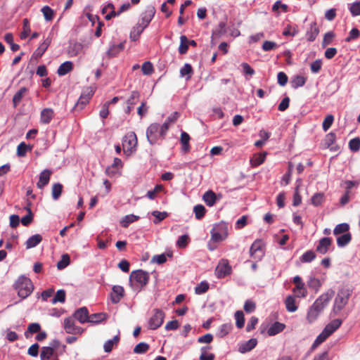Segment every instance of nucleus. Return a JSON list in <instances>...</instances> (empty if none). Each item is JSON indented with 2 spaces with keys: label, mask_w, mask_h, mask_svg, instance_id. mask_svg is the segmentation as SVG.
<instances>
[{
  "label": "nucleus",
  "mask_w": 360,
  "mask_h": 360,
  "mask_svg": "<svg viewBox=\"0 0 360 360\" xmlns=\"http://www.w3.org/2000/svg\"><path fill=\"white\" fill-rule=\"evenodd\" d=\"M231 271V266L226 261L220 262L215 270L216 275L218 278H224L230 274Z\"/></svg>",
  "instance_id": "nucleus-13"
},
{
  "label": "nucleus",
  "mask_w": 360,
  "mask_h": 360,
  "mask_svg": "<svg viewBox=\"0 0 360 360\" xmlns=\"http://www.w3.org/2000/svg\"><path fill=\"white\" fill-rule=\"evenodd\" d=\"M332 244V239L328 237H324L320 239L316 246V251L321 254L325 255L328 252Z\"/></svg>",
  "instance_id": "nucleus-14"
},
{
  "label": "nucleus",
  "mask_w": 360,
  "mask_h": 360,
  "mask_svg": "<svg viewBox=\"0 0 360 360\" xmlns=\"http://www.w3.org/2000/svg\"><path fill=\"white\" fill-rule=\"evenodd\" d=\"M193 212L197 219H201L205 214L206 209L202 205H197L193 207Z\"/></svg>",
  "instance_id": "nucleus-47"
},
{
  "label": "nucleus",
  "mask_w": 360,
  "mask_h": 360,
  "mask_svg": "<svg viewBox=\"0 0 360 360\" xmlns=\"http://www.w3.org/2000/svg\"><path fill=\"white\" fill-rule=\"evenodd\" d=\"M26 210L27 211V214L21 219L22 224L25 226L30 224L33 220V214L31 211V209L27 207Z\"/></svg>",
  "instance_id": "nucleus-54"
},
{
  "label": "nucleus",
  "mask_w": 360,
  "mask_h": 360,
  "mask_svg": "<svg viewBox=\"0 0 360 360\" xmlns=\"http://www.w3.org/2000/svg\"><path fill=\"white\" fill-rule=\"evenodd\" d=\"M324 194L323 193H315L311 197V203L314 206H319L322 204V202L324 201Z\"/></svg>",
  "instance_id": "nucleus-55"
},
{
  "label": "nucleus",
  "mask_w": 360,
  "mask_h": 360,
  "mask_svg": "<svg viewBox=\"0 0 360 360\" xmlns=\"http://www.w3.org/2000/svg\"><path fill=\"white\" fill-rule=\"evenodd\" d=\"M149 349V345L146 342H140L134 349L136 354H143L146 352Z\"/></svg>",
  "instance_id": "nucleus-62"
},
{
  "label": "nucleus",
  "mask_w": 360,
  "mask_h": 360,
  "mask_svg": "<svg viewBox=\"0 0 360 360\" xmlns=\"http://www.w3.org/2000/svg\"><path fill=\"white\" fill-rule=\"evenodd\" d=\"M140 98V93L137 91H133L129 97L127 99L126 104L127 108L125 112L129 114L134 109V105L138 103Z\"/></svg>",
  "instance_id": "nucleus-11"
},
{
  "label": "nucleus",
  "mask_w": 360,
  "mask_h": 360,
  "mask_svg": "<svg viewBox=\"0 0 360 360\" xmlns=\"http://www.w3.org/2000/svg\"><path fill=\"white\" fill-rule=\"evenodd\" d=\"M63 189V186L59 184H54L52 186V198L53 200H56L59 198L61 195Z\"/></svg>",
  "instance_id": "nucleus-51"
},
{
  "label": "nucleus",
  "mask_w": 360,
  "mask_h": 360,
  "mask_svg": "<svg viewBox=\"0 0 360 360\" xmlns=\"http://www.w3.org/2000/svg\"><path fill=\"white\" fill-rule=\"evenodd\" d=\"M149 274L143 270L133 271L129 276V283L135 290H141L149 281Z\"/></svg>",
  "instance_id": "nucleus-3"
},
{
  "label": "nucleus",
  "mask_w": 360,
  "mask_h": 360,
  "mask_svg": "<svg viewBox=\"0 0 360 360\" xmlns=\"http://www.w3.org/2000/svg\"><path fill=\"white\" fill-rule=\"evenodd\" d=\"M65 300V292L63 290H59L56 292L54 297L52 300V303L56 304V302H64Z\"/></svg>",
  "instance_id": "nucleus-63"
},
{
  "label": "nucleus",
  "mask_w": 360,
  "mask_h": 360,
  "mask_svg": "<svg viewBox=\"0 0 360 360\" xmlns=\"http://www.w3.org/2000/svg\"><path fill=\"white\" fill-rule=\"evenodd\" d=\"M250 257L257 260L262 259L264 256V252L262 249V243L260 240L255 241L250 248Z\"/></svg>",
  "instance_id": "nucleus-10"
},
{
  "label": "nucleus",
  "mask_w": 360,
  "mask_h": 360,
  "mask_svg": "<svg viewBox=\"0 0 360 360\" xmlns=\"http://www.w3.org/2000/svg\"><path fill=\"white\" fill-rule=\"evenodd\" d=\"M193 72L192 67L190 64L186 63L180 70V76L184 77L187 76L186 79H189L191 77V74Z\"/></svg>",
  "instance_id": "nucleus-46"
},
{
  "label": "nucleus",
  "mask_w": 360,
  "mask_h": 360,
  "mask_svg": "<svg viewBox=\"0 0 360 360\" xmlns=\"http://www.w3.org/2000/svg\"><path fill=\"white\" fill-rule=\"evenodd\" d=\"M52 172L50 169H44L40 174L39 176V181L37 183V186L39 189H43L46 186L50 180Z\"/></svg>",
  "instance_id": "nucleus-16"
},
{
  "label": "nucleus",
  "mask_w": 360,
  "mask_h": 360,
  "mask_svg": "<svg viewBox=\"0 0 360 360\" xmlns=\"http://www.w3.org/2000/svg\"><path fill=\"white\" fill-rule=\"evenodd\" d=\"M236 325L238 328H242L244 326L245 319L244 314L242 311H237L235 313Z\"/></svg>",
  "instance_id": "nucleus-53"
},
{
  "label": "nucleus",
  "mask_w": 360,
  "mask_h": 360,
  "mask_svg": "<svg viewBox=\"0 0 360 360\" xmlns=\"http://www.w3.org/2000/svg\"><path fill=\"white\" fill-rule=\"evenodd\" d=\"M108 315L105 313H96L89 315V323L92 324H98L106 320Z\"/></svg>",
  "instance_id": "nucleus-31"
},
{
  "label": "nucleus",
  "mask_w": 360,
  "mask_h": 360,
  "mask_svg": "<svg viewBox=\"0 0 360 360\" xmlns=\"http://www.w3.org/2000/svg\"><path fill=\"white\" fill-rule=\"evenodd\" d=\"M292 292L297 297H304L307 296V290L304 288V284H299L293 288Z\"/></svg>",
  "instance_id": "nucleus-45"
},
{
  "label": "nucleus",
  "mask_w": 360,
  "mask_h": 360,
  "mask_svg": "<svg viewBox=\"0 0 360 360\" xmlns=\"http://www.w3.org/2000/svg\"><path fill=\"white\" fill-rule=\"evenodd\" d=\"M188 39L185 35H181L180 37V45L179 47V52L181 54H185L188 49Z\"/></svg>",
  "instance_id": "nucleus-40"
},
{
  "label": "nucleus",
  "mask_w": 360,
  "mask_h": 360,
  "mask_svg": "<svg viewBox=\"0 0 360 360\" xmlns=\"http://www.w3.org/2000/svg\"><path fill=\"white\" fill-rule=\"evenodd\" d=\"M151 214L155 217V219L153 220V223L155 224H159L160 221L164 220L168 216L167 212H159L157 210L152 212Z\"/></svg>",
  "instance_id": "nucleus-48"
},
{
  "label": "nucleus",
  "mask_w": 360,
  "mask_h": 360,
  "mask_svg": "<svg viewBox=\"0 0 360 360\" xmlns=\"http://www.w3.org/2000/svg\"><path fill=\"white\" fill-rule=\"evenodd\" d=\"M51 42V39L47 37L42 43L39 44L38 48L35 50L34 54L36 57H41L47 50Z\"/></svg>",
  "instance_id": "nucleus-22"
},
{
  "label": "nucleus",
  "mask_w": 360,
  "mask_h": 360,
  "mask_svg": "<svg viewBox=\"0 0 360 360\" xmlns=\"http://www.w3.org/2000/svg\"><path fill=\"white\" fill-rule=\"evenodd\" d=\"M342 320L339 319H336L330 321L328 324L326 326L323 332L326 335V336L329 337L332 335L340 326L342 325Z\"/></svg>",
  "instance_id": "nucleus-19"
},
{
  "label": "nucleus",
  "mask_w": 360,
  "mask_h": 360,
  "mask_svg": "<svg viewBox=\"0 0 360 360\" xmlns=\"http://www.w3.org/2000/svg\"><path fill=\"white\" fill-rule=\"evenodd\" d=\"M124 48V43L121 42L119 44H114L110 47L106 54L108 57H115L117 56Z\"/></svg>",
  "instance_id": "nucleus-28"
},
{
  "label": "nucleus",
  "mask_w": 360,
  "mask_h": 360,
  "mask_svg": "<svg viewBox=\"0 0 360 360\" xmlns=\"http://www.w3.org/2000/svg\"><path fill=\"white\" fill-rule=\"evenodd\" d=\"M352 292L349 288L340 289L335 299L333 311L335 314H338L347 304Z\"/></svg>",
  "instance_id": "nucleus-4"
},
{
  "label": "nucleus",
  "mask_w": 360,
  "mask_h": 360,
  "mask_svg": "<svg viewBox=\"0 0 360 360\" xmlns=\"http://www.w3.org/2000/svg\"><path fill=\"white\" fill-rule=\"evenodd\" d=\"M231 329L232 326L231 324H223L219 327L217 335L220 338H224L231 332Z\"/></svg>",
  "instance_id": "nucleus-52"
},
{
  "label": "nucleus",
  "mask_w": 360,
  "mask_h": 360,
  "mask_svg": "<svg viewBox=\"0 0 360 360\" xmlns=\"http://www.w3.org/2000/svg\"><path fill=\"white\" fill-rule=\"evenodd\" d=\"M74 318L80 323H89V314L86 307H83L75 311Z\"/></svg>",
  "instance_id": "nucleus-15"
},
{
  "label": "nucleus",
  "mask_w": 360,
  "mask_h": 360,
  "mask_svg": "<svg viewBox=\"0 0 360 360\" xmlns=\"http://www.w3.org/2000/svg\"><path fill=\"white\" fill-rule=\"evenodd\" d=\"M348 8L352 16L360 15V1L348 4Z\"/></svg>",
  "instance_id": "nucleus-42"
},
{
  "label": "nucleus",
  "mask_w": 360,
  "mask_h": 360,
  "mask_svg": "<svg viewBox=\"0 0 360 360\" xmlns=\"http://www.w3.org/2000/svg\"><path fill=\"white\" fill-rule=\"evenodd\" d=\"M120 335L117 334L112 339L106 341L103 345V349L105 352H110L114 346H116L120 342Z\"/></svg>",
  "instance_id": "nucleus-33"
},
{
  "label": "nucleus",
  "mask_w": 360,
  "mask_h": 360,
  "mask_svg": "<svg viewBox=\"0 0 360 360\" xmlns=\"http://www.w3.org/2000/svg\"><path fill=\"white\" fill-rule=\"evenodd\" d=\"M146 137L150 145L158 143L160 136V124L157 123L151 124L146 130Z\"/></svg>",
  "instance_id": "nucleus-8"
},
{
  "label": "nucleus",
  "mask_w": 360,
  "mask_h": 360,
  "mask_svg": "<svg viewBox=\"0 0 360 360\" xmlns=\"http://www.w3.org/2000/svg\"><path fill=\"white\" fill-rule=\"evenodd\" d=\"M145 29L146 27H143V25L140 24V22H138L137 24L132 27L130 32V39L134 41H137Z\"/></svg>",
  "instance_id": "nucleus-21"
},
{
  "label": "nucleus",
  "mask_w": 360,
  "mask_h": 360,
  "mask_svg": "<svg viewBox=\"0 0 360 360\" xmlns=\"http://www.w3.org/2000/svg\"><path fill=\"white\" fill-rule=\"evenodd\" d=\"M70 264V257L68 254L63 255L61 259L57 263L59 270L65 269Z\"/></svg>",
  "instance_id": "nucleus-57"
},
{
  "label": "nucleus",
  "mask_w": 360,
  "mask_h": 360,
  "mask_svg": "<svg viewBox=\"0 0 360 360\" xmlns=\"http://www.w3.org/2000/svg\"><path fill=\"white\" fill-rule=\"evenodd\" d=\"M30 32V25L28 19H23L22 31L20 32V37L21 39H25L27 37Z\"/></svg>",
  "instance_id": "nucleus-43"
},
{
  "label": "nucleus",
  "mask_w": 360,
  "mask_h": 360,
  "mask_svg": "<svg viewBox=\"0 0 360 360\" xmlns=\"http://www.w3.org/2000/svg\"><path fill=\"white\" fill-rule=\"evenodd\" d=\"M285 326L280 322L274 323L268 329L267 333L270 336L276 335V334L282 332Z\"/></svg>",
  "instance_id": "nucleus-29"
},
{
  "label": "nucleus",
  "mask_w": 360,
  "mask_h": 360,
  "mask_svg": "<svg viewBox=\"0 0 360 360\" xmlns=\"http://www.w3.org/2000/svg\"><path fill=\"white\" fill-rule=\"evenodd\" d=\"M28 91L27 88L23 86L21 87L13 96V103L14 107H16L21 101L22 97Z\"/></svg>",
  "instance_id": "nucleus-35"
},
{
  "label": "nucleus",
  "mask_w": 360,
  "mask_h": 360,
  "mask_svg": "<svg viewBox=\"0 0 360 360\" xmlns=\"http://www.w3.org/2000/svg\"><path fill=\"white\" fill-rule=\"evenodd\" d=\"M155 13V8L152 6H148L144 12L141 13L139 22H140V24L142 25L143 27L146 28L153 20Z\"/></svg>",
  "instance_id": "nucleus-9"
},
{
  "label": "nucleus",
  "mask_w": 360,
  "mask_h": 360,
  "mask_svg": "<svg viewBox=\"0 0 360 360\" xmlns=\"http://www.w3.org/2000/svg\"><path fill=\"white\" fill-rule=\"evenodd\" d=\"M139 219V216L134 214H128L122 219L120 224L122 227L127 228L130 224L137 221Z\"/></svg>",
  "instance_id": "nucleus-39"
},
{
  "label": "nucleus",
  "mask_w": 360,
  "mask_h": 360,
  "mask_svg": "<svg viewBox=\"0 0 360 360\" xmlns=\"http://www.w3.org/2000/svg\"><path fill=\"white\" fill-rule=\"evenodd\" d=\"M349 149L353 152H357L360 149V139L356 137L352 139L349 142Z\"/></svg>",
  "instance_id": "nucleus-60"
},
{
  "label": "nucleus",
  "mask_w": 360,
  "mask_h": 360,
  "mask_svg": "<svg viewBox=\"0 0 360 360\" xmlns=\"http://www.w3.org/2000/svg\"><path fill=\"white\" fill-rule=\"evenodd\" d=\"M296 297L293 295H288L285 300V307L288 311L295 312L297 309Z\"/></svg>",
  "instance_id": "nucleus-23"
},
{
  "label": "nucleus",
  "mask_w": 360,
  "mask_h": 360,
  "mask_svg": "<svg viewBox=\"0 0 360 360\" xmlns=\"http://www.w3.org/2000/svg\"><path fill=\"white\" fill-rule=\"evenodd\" d=\"M228 32V30L226 28V24L225 22H220L216 28V30L213 32L212 35L215 36H223Z\"/></svg>",
  "instance_id": "nucleus-41"
},
{
  "label": "nucleus",
  "mask_w": 360,
  "mask_h": 360,
  "mask_svg": "<svg viewBox=\"0 0 360 360\" xmlns=\"http://www.w3.org/2000/svg\"><path fill=\"white\" fill-rule=\"evenodd\" d=\"M54 112L51 108H44L41 112V122L43 124H49L53 117Z\"/></svg>",
  "instance_id": "nucleus-24"
},
{
  "label": "nucleus",
  "mask_w": 360,
  "mask_h": 360,
  "mask_svg": "<svg viewBox=\"0 0 360 360\" xmlns=\"http://www.w3.org/2000/svg\"><path fill=\"white\" fill-rule=\"evenodd\" d=\"M349 226L348 224H347V223L340 224H338L335 227V229L333 230V233L335 235L346 233H348L347 231H349Z\"/></svg>",
  "instance_id": "nucleus-50"
},
{
  "label": "nucleus",
  "mask_w": 360,
  "mask_h": 360,
  "mask_svg": "<svg viewBox=\"0 0 360 360\" xmlns=\"http://www.w3.org/2000/svg\"><path fill=\"white\" fill-rule=\"evenodd\" d=\"M75 326V322L72 318L68 317L64 320V329L67 333L70 334L72 332H75L74 329Z\"/></svg>",
  "instance_id": "nucleus-44"
},
{
  "label": "nucleus",
  "mask_w": 360,
  "mask_h": 360,
  "mask_svg": "<svg viewBox=\"0 0 360 360\" xmlns=\"http://www.w3.org/2000/svg\"><path fill=\"white\" fill-rule=\"evenodd\" d=\"M124 288L120 285H114L110 293V298L113 303H118L124 296Z\"/></svg>",
  "instance_id": "nucleus-20"
},
{
  "label": "nucleus",
  "mask_w": 360,
  "mask_h": 360,
  "mask_svg": "<svg viewBox=\"0 0 360 360\" xmlns=\"http://www.w3.org/2000/svg\"><path fill=\"white\" fill-rule=\"evenodd\" d=\"M83 50V45L81 43L75 42L70 45L68 53L70 56H76Z\"/></svg>",
  "instance_id": "nucleus-34"
},
{
  "label": "nucleus",
  "mask_w": 360,
  "mask_h": 360,
  "mask_svg": "<svg viewBox=\"0 0 360 360\" xmlns=\"http://www.w3.org/2000/svg\"><path fill=\"white\" fill-rule=\"evenodd\" d=\"M298 33V28L297 25H288L283 30V34L285 37H294Z\"/></svg>",
  "instance_id": "nucleus-49"
},
{
  "label": "nucleus",
  "mask_w": 360,
  "mask_h": 360,
  "mask_svg": "<svg viewBox=\"0 0 360 360\" xmlns=\"http://www.w3.org/2000/svg\"><path fill=\"white\" fill-rule=\"evenodd\" d=\"M202 199L207 206L212 207L217 201V196L212 191L210 190L203 194Z\"/></svg>",
  "instance_id": "nucleus-26"
},
{
  "label": "nucleus",
  "mask_w": 360,
  "mask_h": 360,
  "mask_svg": "<svg viewBox=\"0 0 360 360\" xmlns=\"http://www.w3.org/2000/svg\"><path fill=\"white\" fill-rule=\"evenodd\" d=\"M137 143L136 135L134 132L131 131L127 134L122 141L124 153L127 155H131L136 150Z\"/></svg>",
  "instance_id": "nucleus-5"
},
{
  "label": "nucleus",
  "mask_w": 360,
  "mask_h": 360,
  "mask_svg": "<svg viewBox=\"0 0 360 360\" xmlns=\"http://www.w3.org/2000/svg\"><path fill=\"white\" fill-rule=\"evenodd\" d=\"M328 337L322 331L316 338L311 345V349H315L319 345L323 342Z\"/></svg>",
  "instance_id": "nucleus-56"
},
{
  "label": "nucleus",
  "mask_w": 360,
  "mask_h": 360,
  "mask_svg": "<svg viewBox=\"0 0 360 360\" xmlns=\"http://www.w3.org/2000/svg\"><path fill=\"white\" fill-rule=\"evenodd\" d=\"M334 121V117L332 115H327L322 124V127L324 131H327L331 127Z\"/></svg>",
  "instance_id": "nucleus-64"
},
{
  "label": "nucleus",
  "mask_w": 360,
  "mask_h": 360,
  "mask_svg": "<svg viewBox=\"0 0 360 360\" xmlns=\"http://www.w3.org/2000/svg\"><path fill=\"white\" fill-rule=\"evenodd\" d=\"M332 298V293H324L321 295L314 304L309 307L307 319L309 323H313L316 320L321 312L328 305L329 301Z\"/></svg>",
  "instance_id": "nucleus-1"
},
{
  "label": "nucleus",
  "mask_w": 360,
  "mask_h": 360,
  "mask_svg": "<svg viewBox=\"0 0 360 360\" xmlns=\"http://www.w3.org/2000/svg\"><path fill=\"white\" fill-rule=\"evenodd\" d=\"M190 136L188 133L182 131L181 134V143L182 145V150L187 153L190 150Z\"/></svg>",
  "instance_id": "nucleus-37"
},
{
  "label": "nucleus",
  "mask_w": 360,
  "mask_h": 360,
  "mask_svg": "<svg viewBox=\"0 0 360 360\" xmlns=\"http://www.w3.org/2000/svg\"><path fill=\"white\" fill-rule=\"evenodd\" d=\"M257 345L256 338H251L248 341L240 343L238 345V352L245 354L253 349Z\"/></svg>",
  "instance_id": "nucleus-17"
},
{
  "label": "nucleus",
  "mask_w": 360,
  "mask_h": 360,
  "mask_svg": "<svg viewBox=\"0 0 360 360\" xmlns=\"http://www.w3.org/2000/svg\"><path fill=\"white\" fill-rule=\"evenodd\" d=\"M319 30L318 27L316 26V22H313L311 24L309 30H307L306 33V37L307 39L309 41H313L316 38L317 35L319 34Z\"/></svg>",
  "instance_id": "nucleus-27"
},
{
  "label": "nucleus",
  "mask_w": 360,
  "mask_h": 360,
  "mask_svg": "<svg viewBox=\"0 0 360 360\" xmlns=\"http://www.w3.org/2000/svg\"><path fill=\"white\" fill-rule=\"evenodd\" d=\"M42 240V237L39 234H35L30 236L26 241L25 245L27 249L36 247Z\"/></svg>",
  "instance_id": "nucleus-30"
},
{
  "label": "nucleus",
  "mask_w": 360,
  "mask_h": 360,
  "mask_svg": "<svg viewBox=\"0 0 360 360\" xmlns=\"http://www.w3.org/2000/svg\"><path fill=\"white\" fill-rule=\"evenodd\" d=\"M342 320L339 319H336L330 321L328 324L326 326L323 332L326 335V336L329 337L332 335L340 326L342 325Z\"/></svg>",
  "instance_id": "nucleus-18"
},
{
  "label": "nucleus",
  "mask_w": 360,
  "mask_h": 360,
  "mask_svg": "<svg viewBox=\"0 0 360 360\" xmlns=\"http://www.w3.org/2000/svg\"><path fill=\"white\" fill-rule=\"evenodd\" d=\"M307 81V78L302 75H295L290 79V85L293 89H297L303 86Z\"/></svg>",
  "instance_id": "nucleus-25"
},
{
  "label": "nucleus",
  "mask_w": 360,
  "mask_h": 360,
  "mask_svg": "<svg viewBox=\"0 0 360 360\" xmlns=\"http://www.w3.org/2000/svg\"><path fill=\"white\" fill-rule=\"evenodd\" d=\"M165 315V312L162 310L160 309H154L153 315L148 321V328L150 330H156L160 328L163 323Z\"/></svg>",
  "instance_id": "nucleus-7"
},
{
  "label": "nucleus",
  "mask_w": 360,
  "mask_h": 360,
  "mask_svg": "<svg viewBox=\"0 0 360 360\" xmlns=\"http://www.w3.org/2000/svg\"><path fill=\"white\" fill-rule=\"evenodd\" d=\"M41 330V326L37 323H33L29 325L27 330L25 333V337H29V333H39Z\"/></svg>",
  "instance_id": "nucleus-58"
},
{
  "label": "nucleus",
  "mask_w": 360,
  "mask_h": 360,
  "mask_svg": "<svg viewBox=\"0 0 360 360\" xmlns=\"http://www.w3.org/2000/svg\"><path fill=\"white\" fill-rule=\"evenodd\" d=\"M315 257V253L311 250H308L302 255L300 260L302 262H311Z\"/></svg>",
  "instance_id": "nucleus-61"
},
{
  "label": "nucleus",
  "mask_w": 360,
  "mask_h": 360,
  "mask_svg": "<svg viewBox=\"0 0 360 360\" xmlns=\"http://www.w3.org/2000/svg\"><path fill=\"white\" fill-rule=\"evenodd\" d=\"M41 360H58L57 352L50 347H44L40 354Z\"/></svg>",
  "instance_id": "nucleus-12"
},
{
  "label": "nucleus",
  "mask_w": 360,
  "mask_h": 360,
  "mask_svg": "<svg viewBox=\"0 0 360 360\" xmlns=\"http://www.w3.org/2000/svg\"><path fill=\"white\" fill-rule=\"evenodd\" d=\"M14 288L18 292V295L23 300L31 295L34 290V285L28 277L21 275L15 282Z\"/></svg>",
  "instance_id": "nucleus-2"
},
{
  "label": "nucleus",
  "mask_w": 360,
  "mask_h": 360,
  "mask_svg": "<svg viewBox=\"0 0 360 360\" xmlns=\"http://www.w3.org/2000/svg\"><path fill=\"white\" fill-rule=\"evenodd\" d=\"M266 153H262L256 154L253 156V158L250 160V163L252 167H257L260 165H262L266 158Z\"/></svg>",
  "instance_id": "nucleus-36"
},
{
  "label": "nucleus",
  "mask_w": 360,
  "mask_h": 360,
  "mask_svg": "<svg viewBox=\"0 0 360 360\" xmlns=\"http://www.w3.org/2000/svg\"><path fill=\"white\" fill-rule=\"evenodd\" d=\"M72 68V63L71 61H65L59 66L57 73L60 76H63L70 72Z\"/></svg>",
  "instance_id": "nucleus-32"
},
{
  "label": "nucleus",
  "mask_w": 360,
  "mask_h": 360,
  "mask_svg": "<svg viewBox=\"0 0 360 360\" xmlns=\"http://www.w3.org/2000/svg\"><path fill=\"white\" fill-rule=\"evenodd\" d=\"M228 225L224 222L216 224L211 230V238L214 242H220L228 236Z\"/></svg>",
  "instance_id": "nucleus-6"
},
{
  "label": "nucleus",
  "mask_w": 360,
  "mask_h": 360,
  "mask_svg": "<svg viewBox=\"0 0 360 360\" xmlns=\"http://www.w3.org/2000/svg\"><path fill=\"white\" fill-rule=\"evenodd\" d=\"M351 239L352 235L350 233H344L337 238V244L338 247H345L351 241Z\"/></svg>",
  "instance_id": "nucleus-38"
},
{
  "label": "nucleus",
  "mask_w": 360,
  "mask_h": 360,
  "mask_svg": "<svg viewBox=\"0 0 360 360\" xmlns=\"http://www.w3.org/2000/svg\"><path fill=\"white\" fill-rule=\"evenodd\" d=\"M209 289V284L206 281H202L195 288V292L197 295H201L207 292Z\"/></svg>",
  "instance_id": "nucleus-59"
}]
</instances>
